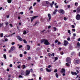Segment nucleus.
<instances>
[{
    "label": "nucleus",
    "instance_id": "1",
    "mask_svg": "<svg viewBox=\"0 0 80 80\" xmlns=\"http://www.w3.org/2000/svg\"><path fill=\"white\" fill-rule=\"evenodd\" d=\"M43 42L44 45H49L50 44L48 41V40L47 39H42L41 41V43H42Z\"/></svg>",
    "mask_w": 80,
    "mask_h": 80
},
{
    "label": "nucleus",
    "instance_id": "2",
    "mask_svg": "<svg viewBox=\"0 0 80 80\" xmlns=\"http://www.w3.org/2000/svg\"><path fill=\"white\" fill-rule=\"evenodd\" d=\"M73 63L75 65H78L80 63V60L78 58H75L73 61Z\"/></svg>",
    "mask_w": 80,
    "mask_h": 80
},
{
    "label": "nucleus",
    "instance_id": "3",
    "mask_svg": "<svg viewBox=\"0 0 80 80\" xmlns=\"http://www.w3.org/2000/svg\"><path fill=\"white\" fill-rule=\"evenodd\" d=\"M39 17L38 16H35L31 18V22H33L34 19H35V18H37V17Z\"/></svg>",
    "mask_w": 80,
    "mask_h": 80
},
{
    "label": "nucleus",
    "instance_id": "4",
    "mask_svg": "<svg viewBox=\"0 0 80 80\" xmlns=\"http://www.w3.org/2000/svg\"><path fill=\"white\" fill-rule=\"evenodd\" d=\"M30 73V71L27 70L26 71L25 76H28Z\"/></svg>",
    "mask_w": 80,
    "mask_h": 80
},
{
    "label": "nucleus",
    "instance_id": "5",
    "mask_svg": "<svg viewBox=\"0 0 80 80\" xmlns=\"http://www.w3.org/2000/svg\"><path fill=\"white\" fill-rule=\"evenodd\" d=\"M76 18L77 20H80V15L78 14L76 17Z\"/></svg>",
    "mask_w": 80,
    "mask_h": 80
},
{
    "label": "nucleus",
    "instance_id": "6",
    "mask_svg": "<svg viewBox=\"0 0 80 80\" xmlns=\"http://www.w3.org/2000/svg\"><path fill=\"white\" fill-rule=\"evenodd\" d=\"M59 13L62 14H64V13H65V11L62 9H60L59 10Z\"/></svg>",
    "mask_w": 80,
    "mask_h": 80
},
{
    "label": "nucleus",
    "instance_id": "7",
    "mask_svg": "<svg viewBox=\"0 0 80 80\" xmlns=\"http://www.w3.org/2000/svg\"><path fill=\"white\" fill-rule=\"evenodd\" d=\"M17 39L18 40H19L20 42H22L23 41V39L22 38H21L20 36H18L17 37Z\"/></svg>",
    "mask_w": 80,
    "mask_h": 80
},
{
    "label": "nucleus",
    "instance_id": "8",
    "mask_svg": "<svg viewBox=\"0 0 80 80\" xmlns=\"http://www.w3.org/2000/svg\"><path fill=\"white\" fill-rule=\"evenodd\" d=\"M70 60H71V59H70V58H68L66 59V61L69 63H70Z\"/></svg>",
    "mask_w": 80,
    "mask_h": 80
},
{
    "label": "nucleus",
    "instance_id": "9",
    "mask_svg": "<svg viewBox=\"0 0 80 80\" xmlns=\"http://www.w3.org/2000/svg\"><path fill=\"white\" fill-rule=\"evenodd\" d=\"M71 73L72 75H77V72L73 71L71 72Z\"/></svg>",
    "mask_w": 80,
    "mask_h": 80
},
{
    "label": "nucleus",
    "instance_id": "10",
    "mask_svg": "<svg viewBox=\"0 0 80 80\" xmlns=\"http://www.w3.org/2000/svg\"><path fill=\"white\" fill-rule=\"evenodd\" d=\"M77 13H80V7H78L77 8Z\"/></svg>",
    "mask_w": 80,
    "mask_h": 80
},
{
    "label": "nucleus",
    "instance_id": "11",
    "mask_svg": "<svg viewBox=\"0 0 80 80\" xmlns=\"http://www.w3.org/2000/svg\"><path fill=\"white\" fill-rule=\"evenodd\" d=\"M64 45L65 46H67V44H68V41H64Z\"/></svg>",
    "mask_w": 80,
    "mask_h": 80
},
{
    "label": "nucleus",
    "instance_id": "12",
    "mask_svg": "<svg viewBox=\"0 0 80 80\" xmlns=\"http://www.w3.org/2000/svg\"><path fill=\"white\" fill-rule=\"evenodd\" d=\"M48 16L49 18V20H50L52 18V17H51V15L50 14L48 13Z\"/></svg>",
    "mask_w": 80,
    "mask_h": 80
},
{
    "label": "nucleus",
    "instance_id": "13",
    "mask_svg": "<svg viewBox=\"0 0 80 80\" xmlns=\"http://www.w3.org/2000/svg\"><path fill=\"white\" fill-rule=\"evenodd\" d=\"M65 72V69L64 68H62L61 71V73H63Z\"/></svg>",
    "mask_w": 80,
    "mask_h": 80
},
{
    "label": "nucleus",
    "instance_id": "14",
    "mask_svg": "<svg viewBox=\"0 0 80 80\" xmlns=\"http://www.w3.org/2000/svg\"><path fill=\"white\" fill-rule=\"evenodd\" d=\"M16 48H15V47L13 46H12L11 48V49L12 50V51H13V50H14Z\"/></svg>",
    "mask_w": 80,
    "mask_h": 80
},
{
    "label": "nucleus",
    "instance_id": "15",
    "mask_svg": "<svg viewBox=\"0 0 80 80\" xmlns=\"http://www.w3.org/2000/svg\"><path fill=\"white\" fill-rule=\"evenodd\" d=\"M27 47L28 50H29L30 49V46L29 45H27Z\"/></svg>",
    "mask_w": 80,
    "mask_h": 80
},
{
    "label": "nucleus",
    "instance_id": "16",
    "mask_svg": "<svg viewBox=\"0 0 80 80\" xmlns=\"http://www.w3.org/2000/svg\"><path fill=\"white\" fill-rule=\"evenodd\" d=\"M47 72H51V71H52V70H51L50 69H48V68H46Z\"/></svg>",
    "mask_w": 80,
    "mask_h": 80
},
{
    "label": "nucleus",
    "instance_id": "17",
    "mask_svg": "<svg viewBox=\"0 0 80 80\" xmlns=\"http://www.w3.org/2000/svg\"><path fill=\"white\" fill-rule=\"evenodd\" d=\"M25 74V72L23 71H21V75H23Z\"/></svg>",
    "mask_w": 80,
    "mask_h": 80
},
{
    "label": "nucleus",
    "instance_id": "18",
    "mask_svg": "<svg viewBox=\"0 0 80 80\" xmlns=\"http://www.w3.org/2000/svg\"><path fill=\"white\" fill-rule=\"evenodd\" d=\"M77 47H80V43L79 42H78L77 44Z\"/></svg>",
    "mask_w": 80,
    "mask_h": 80
},
{
    "label": "nucleus",
    "instance_id": "19",
    "mask_svg": "<svg viewBox=\"0 0 80 80\" xmlns=\"http://www.w3.org/2000/svg\"><path fill=\"white\" fill-rule=\"evenodd\" d=\"M45 2H46V4L47 5H50V2L48 1H46Z\"/></svg>",
    "mask_w": 80,
    "mask_h": 80
},
{
    "label": "nucleus",
    "instance_id": "20",
    "mask_svg": "<svg viewBox=\"0 0 80 80\" xmlns=\"http://www.w3.org/2000/svg\"><path fill=\"white\" fill-rule=\"evenodd\" d=\"M4 23L5 24V25H6V26H8L9 24L8 22H5Z\"/></svg>",
    "mask_w": 80,
    "mask_h": 80
},
{
    "label": "nucleus",
    "instance_id": "21",
    "mask_svg": "<svg viewBox=\"0 0 80 80\" xmlns=\"http://www.w3.org/2000/svg\"><path fill=\"white\" fill-rule=\"evenodd\" d=\"M23 35H26L27 34V31L25 30H24L23 32Z\"/></svg>",
    "mask_w": 80,
    "mask_h": 80
},
{
    "label": "nucleus",
    "instance_id": "22",
    "mask_svg": "<svg viewBox=\"0 0 80 80\" xmlns=\"http://www.w3.org/2000/svg\"><path fill=\"white\" fill-rule=\"evenodd\" d=\"M40 22H35V24L34 25V26H35L37 24V23H39Z\"/></svg>",
    "mask_w": 80,
    "mask_h": 80
},
{
    "label": "nucleus",
    "instance_id": "23",
    "mask_svg": "<svg viewBox=\"0 0 80 80\" xmlns=\"http://www.w3.org/2000/svg\"><path fill=\"white\" fill-rule=\"evenodd\" d=\"M45 30H46L45 29H44L43 31H42L40 32V33H41V34H42V33H43L44 32H45Z\"/></svg>",
    "mask_w": 80,
    "mask_h": 80
},
{
    "label": "nucleus",
    "instance_id": "24",
    "mask_svg": "<svg viewBox=\"0 0 80 80\" xmlns=\"http://www.w3.org/2000/svg\"><path fill=\"white\" fill-rule=\"evenodd\" d=\"M55 76L56 78H58V74H57V73H55Z\"/></svg>",
    "mask_w": 80,
    "mask_h": 80
},
{
    "label": "nucleus",
    "instance_id": "25",
    "mask_svg": "<svg viewBox=\"0 0 80 80\" xmlns=\"http://www.w3.org/2000/svg\"><path fill=\"white\" fill-rule=\"evenodd\" d=\"M8 3H10L12 2V0H8Z\"/></svg>",
    "mask_w": 80,
    "mask_h": 80
},
{
    "label": "nucleus",
    "instance_id": "26",
    "mask_svg": "<svg viewBox=\"0 0 80 80\" xmlns=\"http://www.w3.org/2000/svg\"><path fill=\"white\" fill-rule=\"evenodd\" d=\"M55 60H54V62H55L56 60H58V57H55Z\"/></svg>",
    "mask_w": 80,
    "mask_h": 80
},
{
    "label": "nucleus",
    "instance_id": "27",
    "mask_svg": "<svg viewBox=\"0 0 80 80\" xmlns=\"http://www.w3.org/2000/svg\"><path fill=\"white\" fill-rule=\"evenodd\" d=\"M23 42H24V43H27V42L26 41V40L25 39H24L23 40Z\"/></svg>",
    "mask_w": 80,
    "mask_h": 80
},
{
    "label": "nucleus",
    "instance_id": "28",
    "mask_svg": "<svg viewBox=\"0 0 80 80\" xmlns=\"http://www.w3.org/2000/svg\"><path fill=\"white\" fill-rule=\"evenodd\" d=\"M3 57L5 58V59H7V56H6V55L4 54Z\"/></svg>",
    "mask_w": 80,
    "mask_h": 80
},
{
    "label": "nucleus",
    "instance_id": "29",
    "mask_svg": "<svg viewBox=\"0 0 80 80\" xmlns=\"http://www.w3.org/2000/svg\"><path fill=\"white\" fill-rule=\"evenodd\" d=\"M22 67H23V69H24V68H26V66H25V65L23 64Z\"/></svg>",
    "mask_w": 80,
    "mask_h": 80
},
{
    "label": "nucleus",
    "instance_id": "30",
    "mask_svg": "<svg viewBox=\"0 0 80 80\" xmlns=\"http://www.w3.org/2000/svg\"><path fill=\"white\" fill-rule=\"evenodd\" d=\"M13 52V51H12V50L10 49V50L9 51V53H11V52Z\"/></svg>",
    "mask_w": 80,
    "mask_h": 80
},
{
    "label": "nucleus",
    "instance_id": "31",
    "mask_svg": "<svg viewBox=\"0 0 80 80\" xmlns=\"http://www.w3.org/2000/svg\"><path fill=\"white\" fill-rule=\"evenodd\" d=\"M53 28L54 30V31H55H55H56V30H57V28H55V27H53Z\"/></svg>",
    "mask_w": 80,
    "mask_h": 80
},
{
    "label": "nucleus",
    "instance_id": "32",
    "mask_svg": "<svg viewBox=\"0 0 80 80\" xmlns=\"http://www.w3.org/2000/svg\"><path fill=\"white\" fill-rule=\"evenodd\" d=\"M3 33H2L0 34V37H3Z\"/></svg>",
    "mask_w": 80,
    "mask_h": 80
},
{
    "label": "nucleus",
    "instance_id": "33",
    "mask_svg": "<svg viewBox=\"0 0 80 80\" xmlns=\"http://www.w3.org/2000/svg\"><path fill=\"white\" fill-rule=\"evenodd\" d=\"M23 47V46L22 45H20L19 47V48H22Z\"/></svg>",
    "mask_w": 80,
    "mask_h": 80
},
{
    "label": "nucleus",
    "instance_id": "34",
    "mask_svg": "<svg viewBox=\"0 0 80 80\" xmlns=\"http://www.w3.org/2000/svg\"><path fill=\"white\" fill-rule=\"evenodd\" d=\"M19 56H20V57H23V54H20L19 55Z\"/></svg>",
    "mask_w": 80,
    "mask_h": 80
},
{
    "label": "nucleus",
    "instance_id": "35",
    "mask_svg": "<svg viewBox=\"0 0 80 80\" xmlns=\"http://www.w3.org/2000/svg\"><path fill=\"white\" fill-rule=\"evenodd\" d=\"M75 6H78V2H75Z\"/></svg>",
    "mask_w": 80,
    "mask_h": 80
},
{
    "label": "nucleus",
    "instance_id": "36",
    "mask_svg": "<svg viewBox=\"0 0 80 80\" xmlns=\"http://www.w3.org/2000/svg\"><path fill=\"white\" fill-rule=\"evenodd\" d=\"M54 73H57V69H56L54 70Z\"/></svg>",
    "mask_w": 80,
    "mask_h": 80
},
{
    "label": "nucleus",
    "instance_id": "37",
    "mask_svg": "<svg viewBox=\"0 0 80 80\" xmlns=\"http://www.w3.org/2000/svg\"><path fill=\"white\" fill-rule=\"evenodd\" d=\"M19 78H23V76L21 75L19 76Z\"/></svg>",
    "mask_w": 80,
    "mask_h": 80
},
{
    "label": "nucleus",
    "instance_id": "38",
    "mask_svg": "<svg viewBox=\"0 0 80 80\" xmlns=\"http://www.w3.org/2000/svg\"><path fill=\"white\" fill-rule=\"evenodd\" d=\"M64 20L66 21V20H67V18L66 17L64 18Z\"/></svg>",
    "mask_w": 80,
    "mask_h": 80
},
{
    "label": "nucleus",
    "instance_id": "39",
    "mask_svg": "<svg viewBox=\"0 0 80 80\" xmlns=\"http://www.w3.org/2000/svg\"><path fill=\"white\" fill-rule=\"evenodd\" d=\"M3 26V23L2 24L1 23H0V27H2Z\"/></svg>",
    "mask_w": 80,
    "mask_h": 80
},
{
    "label": "nucleus",
    "instance_id": "40",
    "mask_svg": "<svg viewBox=\"0 0 80 80\" xmlns=\"http://www.w3.org/2000/svg\"><path fill=\"white\" fill-rule=\"evenodd\" d=\"M51 67H52V66L50 65H49L48 66V68H50Z\"/></svg>",
    "mask_w": 80,
    "mask_h": 80
},
{
    "label": "nucleus",
    "instance_id": "41",
    "mask_svg": "<svg viewBox=\"0 0 80 80\" xmlns=\"http://www.w3.org/2000/svg\"><path fill=\"white\" fill-rule=\"evenodd\" d=\"M66 65L68 67L70 66V65H69V64H68V63H66Z\"/></svg>",
    "mask_w": 80,
    "mask_h": 80
},
{
    "label": "nucleus",
    "instance_id": "42",
    "mask_svg": "<svg viewBox=\"0 0 80 80\" xmlns=\"http://www.w3.org/2000/svg\"><path fill=\"white\" fill-rule=\"evenodd\" d=\"M48 55H49V57H51V56L52 57V54L50 53H48Z\"/></svg>",
    "mask_w": 80,
    "mask_h": 80
},
{
    "label": "nucleus",
    "instance_id": "43",
    "mask_svg": "<svg viewBox=\"0 0 80 80\" xmlns=\"http://www.w3.org/2000/svg\"><path fill=\"white\" fill-rule=\"evenodd\" d=\"M36 4H37V3H36V2H34L33 4V7L35 6V5H36Z\"/></svg>",
    "mask_w": 80,
    "mask_h": 80
},
{
    "label": "nucleus",
    "instance_id": "44",
    "mask_svg": "<svg viewBox=\"0 0 80 80\" xmlns=\"http://www.w3.org/2000/svg\"><path fill=\"white\" fill-rule=\"evenodd\" d=\"M28 60H31V57H28Z\"/></svg>",
    "mask_w": 80,
    "mask_h": 80
},
{
    "label": "nucleus",
    "instance_id": "45",
    "mask_svg": "<svg viewBox=\"0 0 80 80\" xmlns=\"http://www.w3.org/2000/svg\"><path fill=\"white\" fill-rule=\"evenodd\" d=\"M15 42H12L11 44L12 45H15Z\"/></svg>",
    "mask_w": 80,
    "mask_h": 80
},
{
    "label": "nucleus",
    "instance_id": "46",
    "mask_svg": "<svg viewBox=\"0 0 80 80\" xmlns=\"http://www.w3.org/2000/svg\"><path fill=\"white\" fill-rule=\"evenodd\" d=\"M5 42H7L8 41V38H5Z\"/></svg>",
    "mask_w": 80,
    "mask_h": 80
},
{
    "label": "nucleus",
    "instance_id": "47",
    "mask_svg": "<svg viewBox=\"0 0 80 80\" xmlns=\"http://www.w3.org/2000/svg\"><path fill=\"white\" fill-rule=\"evenodd\" d=\"M23 53L24 55H26V54H27V52L26 51H24L23 52Z\"/></svg>",
    "mask_w": 80,
    "mask_h": 80
},
{
    "label": "nucleus",
    "instance_id": "48",
    "mask_svg": "<svg viewBox=\"0 0 80 80\" xmlns=\"http://www.w3.org/2000/svg\"><path fill=\"white\" fill-rule=\"evenodd\" d=\"M67 40L68 41H70V38H67Z\"/></svg>",
    "mask_w": 80,
    "mask_h": 80
},
{
    "label": "nucleus",
    "instance_id": "49",
    "mask_svg": "<svg viewBox=\"0 0 80 80\" xmlns=\"http://www.w3.org/2000/svg\"><path fill=\"white\" fill-rule=\"evenodd\" d=\"M68 33H70V30H68Z\"/></svg>",
    "mask_w": 80,
    "mask_h": 80
},
{
    "label": "nucleus",
    "instance_id": "50",
    "mask_svg": "<svg viewBox=\"0 0 80 80\" xmlns=\"http://www.w3.org/2000/svg\"><path fill=\"white\" fill-rule=\"evenodd\" d=\"M72 31H73L74 32H75V29H72Z\"/></svg>",
    "mask_w": 80,
    "mask_h": 80
},
{
    "label": "nucleus",
    "instance_id": "51",
    "mask_svg": "<svg viewBox=\"0 0 80 80\" xmlns=\"http://www.w3.org/2000/svg\"><path fill=\"white\" fill-rule=\"evenodd\" d=\"M15 35V32H14L13 33H12V34H11V36H12V35Z\"/></svg>",
    "mask_w": 80,
    "mask_h": 80
},
{
    "label": "nucleus",
    "instance_id": "52",
    "mask_svg": "<svg viewBox=\"0 0 80 80\" xmlns=\"http://www.w3.org/2000/svg\"><path fill=\"white\" fill-rule=\"evenodd\" d=\"M70 7V5H68V8H69Z\"/></svg>",
    "mask_w": 80,
    "mask_h": 80
},
{
    "label": "nucleus",
    "instance_id": "53",
    "mask_svg": "<svg viewBox=\"0 0 80 80\" xmlns=\"http://www.w3.org/2000/svg\"><path fill=\"white\" fill-rule=\"evenodd\" d=\"M58 40H56L55 41V43H57V42H58Z\"/></svg>",
    "mask_w": 80,
    "mask_h": 80
},
{
    "label": "nucleus",
    "instance_id": "54",
    "mask_svg": "<svg viewBox=\"0 0 80 80\" xmlns=\"http://www.w3.org/2000/svg\"><path fill=\"white\" fill-rule=\"evenodd\" d=\"M55 12L57 13V12H58V10L56 9H55Z\"/></svg>",
    "mask_w": 80,
    "mask_h": 80
},
{
    "label": "nucleus",
    "instance_id": "55",
    "mask_svg": "<svg viewBox=\"0 0 80 80\" xmlns=\"http://www.w3.org/2000/svg\"><path fill=\"white\" fill-rule=\"evenodd\" d=\"M72 28H75V26H74V25H72Z\"/></svg>",
    "mask_w": 80,
    "mask_h": 80
},
{
    "label": "nucleus",
    "instance_id": "56",
    "mask_svg": "<svg viewBox=\"0 0 80 80\" xmlns=\"http://www.w3.org/2000/svg\"><path fill=\"white\" fill-rule=\"evenodd\" d=\"M51 28V26H49L48 27V28L50 29Z\"/></svg>",
    "mask_w": 80,
    "mask_h": 80
},
{
    "label": "nucleus",
    "instance_id": "57",
    "mask_svg": "<svg viewBox=\"0 0 80 80\" xmlns=\"http://www.w3.org/2000/svg\"><path fill=\"white\" fill-rule=\"evenodd\" d=\"M18 68H20V65H19L18 66Z\"/></svg>",
    "mask_w": 80,
    "mask_h": 80
},
{
    "label": "nucleus",
    "instance_id": "58",
    "mask_svg": "<svg viewBox=\"0 0 80 80\" xmlns=\"http://www.w3.org/2000/svg\"><path fill=\"white\" fill-rule=\"evenodd\" d=\"M35 60H37L38 59V58L37 57H35Z\"/></svg>",
    "mask_w": 80,
    "mask_h": 80
},
{
    "label": "nucleus",
    "instance_id": "59",
    "mask_svg": "<svg viewBox=\"0 0 80 80\" xmlns=\"http://www.w3.org/2000/svg\"><path fill=\"white\" fill-rule=\"evenodd\" d=\"M12 66V64H10V65H9V67H12V66Z\"/></svg>",
    "mask_w": 80,
    "mask_h": 80
},
{
    "label": "nucleus",
    "instance_id": "60",
    "mask_svg": "<svg viewBox=\"0 0 80 80\" xmlns=\"http://www.w3.org/2000/svg\"><path fill=\"white\" fill-rule=\"evenodd\" d=\"M54 3V1H52L51 4L52 5H53Z\"/></svg>",
    "mask_w": 80,
    "mask_h": 80
},
{
    "label": "nucleus",
    "instance_id": "61",
    "mask_svg": "<svg viewBox=\"0 0 80 80\" xmlns=\"http://www.w3.org/2000/svg\"><path fill=\"white\" fill-rule=\"evenodd\" d=\"M56 12H55V11H54L53 12V14H56Z\"/></svg>",
    "mask_w": 80,
    "mask_h": 80
},
{
    "label": "nucleus",
    "instance_id": "62",
    "mask_svg": "<svg viewBox=\"0 0 80 80\" xmlns=\"http://www.w3.org/2000/svg\"><path fill=\"white\" fill-rule=\"evenodd\" d=\"M73 12H77V10H73Z\"/></svg>",
    "mask_w": 80,
    "mask_h": 80
},
{
    "label": "nucleus",
    "instance_id": "63",
    "mask_svg": "<svg viewBox=\"0 0 80 80\" xmlns=\"http://www.w3.org/2000/svg\"><path fill=\"white\" fill-rule=\"evenodd\" d=\"M58 45H60V44H61V42H58Z\"/></svg>",
    "mask_w": 80,
    "mask_h": 80
},
{
    "label": "nucleus",
    "instance_id": "64",
    "mask_svg": "<svg viewBox=\"0 0 80 80\" xmlns=\"http://www.w3.org/2000/svg\"><path fill=\"white\" fill-rule=\"evenodd\" d=\"M78 42H80V38H79L78 39Z\"/></svg>",
    "mask_w": 80,
    "mask_h": 80
}]
</instances>
